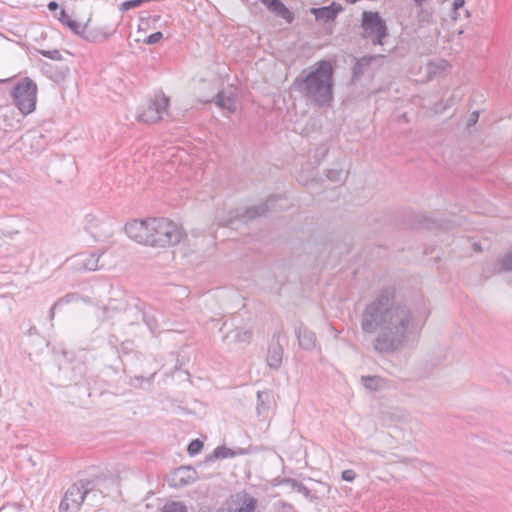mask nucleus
Wrapping results in <instances>:
<instances>
[{"label": "nucleus", "instance_id": "nucleus-1", "mask_svg": "<svg viewBox=\"0 0 512 512\" xmlns=\"http://www.w3.org/2000/svg\"><path fill=\"white\" fill-rule=\"evenodd\" d=\"M364 334H376L373 349L381 354H392L402 349L422 324L410 306L396 297L394 287L381 289L365 304L360 315Z\"/></svg>", "mask_w": 512, "mask_h": 512}, {"label": "nucleus", "instance_id": "nucleus-2", "mask_svg": "<svg viewBox=\"0 0 512 512\" xmlns=\"http://www.w3.org/2000/svg\"><path fill=\"white\" fill-rule=\"evenodd\" d=\"M292 88L304 99L320 108L330 107L334 100V68L330 61L320 60L304 69L292 82Z\"/></svg>", "mask_w": 512, "mask_h": 512}, {"label": "nucleus", "instance_id": "nucleus-3", "mask_svg": "<svg viewBox=\"0 0 512 512\" xmlns=\"http://www.w3.org/2000/svg\"><path fill=\"white\" fill-rule=\"evenodd\" d=\"M150 246L168 247L181 242L185 233L175 222L167 218H150Z\"/></svg>", "mask_w": 512, "mask_h": 512}, {"label": "nucleus", "instance_id": "nucleus-4", "mask_svg": "<svg viewBox=\"0 0 512 512\" xmlns=\"http://www.w3.org/2000/svg\"><path fill=\"white\" fill-rule=\"evenodd\" d=\"M37 85L29 77L21 79L12 89L11 97L14 105L23 115L35 110L37 101Z\"/></svg>", "mask_w": 512, "mask_h": 512}, {"label": "nucleus", "instance_id": "nucleus-5", "mask_svg": "<svg viewBox=\"0 0 512 512\" xmlns=\"http://www.w3.org/2000/svg\"><path fill=\"white\" fill-rule=\"evenodd\" d=\"M94 482L81 479L73 483L64 493L59 512H79L84 500L94 491Z\"/></svg>", "mask_w": 512, "mask_h": 512}, {"label": "nucleus", "instance_id": "nucleus-6", "mask_svg": "<svg viewBox=\"0 0 512 512\" xmlns=\"http://www.w3.org/2000/svg\"><path fill=\"white\" fill-rule=\"evenodd\" d=\"M362 27L364 38L370 40L373 45H383L382 40L387 36V26L377 12H363Z\"/></svg>", "mask_w": 512, "mask_h": 512}, {"label": "nucleus", "instance_id": "nucleus-7", "mask_svg": "<svg viewBox=\"0 0 512 512\" xmlns=\"http://www.w3.org/2000/svg\"><path fill=\"white\" fill-rule=\"evenodd\" d=\"M169 98L163 93L155 95L147 103V107L138 115V120L145 123H156L168 113Z\"/></svg>", "mask_w": 512, "mask_h": 512}, {"label": "nucleus", "instance_id": "nucleus-8", "mask_svg": "<svg viewBox=\"0 0 512 512\" xmlns=\"http://www.w3.org/2000/svg\"><path fill=\"white\" fill-rule=\"evenodd\" d=\"M59 21L67 25L75 34L81 35L84 39L91 42H102L109 38L110 33L92 31L87 26H82L75 20H72L64 9L60 11Z\"/></svg>", "mask_w": 512, "mask_h": 512}, {"label": "nucleus", "instance_id": "nucleus-9", "mask_svg": "<svg viewBox=\"0 0 512 512\" xmlns=\"http://www.w3.org/2000/svg\"><path fill=\"white\" fill-rule=\"evenodd\" d=\"M150 218L146 220H133L125 225V232L129 238L138 243L149 245Z\"/></svg>", "mask_w": 512, "mask_h": 512}, {"label": "nucleus", "instance_id": "nucleus-10", "mask_svg": "<svg viewBox=\"0 0 512 512\" xmlns=\"http://www.w3.org/2000/svg\"><path fill=\"white\" fill-rule=\"evenodd\" d=\"M196 470L191 467L181 466L169 476V484L172 487H182L193 483L196 479Z\"/></svg>", "mask_w": 512, "mask_h": 512}, {"label": "nucleus", "instance_id": "nucleus-11", "mask_svg": "<svg viewBox=\"0 0 512 512\" xmlns=\"http://www.w3.org/2000/svg\"><path fill=\"white\" fill-rule=\"evenodd\" d=\"M262 3L277 17L284 19L289 24L293 22L294 14L281 0H262Z\"/></svg>", "mask_w": 512, "mask_h": 512}, {"label": "nucleus", "instance_id": "nucleus-12", "mask_svg": "<svg viewBox=\"0 0 512 512\" xmlns=\"http://www.w3.org/2000/svg\"><path fill=\"white\" fill-rule=\"evenodd\" d=\"M130 308L131 307H127L125 302H119L118 304L115 305L110 302L107 306L99 308L97 317L101 321H107L115 318L121 312L125 314H133L134 312L129 311Z\"/></svg>", "mask_w": 512, "mask_h": 512}, {"label": "nucleus", "instance_id": "nucleus-13", "mask_svg": "<svg viewBox=\"0 0 512 512\" xmlns=\"http://www.w3.org/2000/svg\"><path fill=\"white\" fill-rule=\"evenodd\" d=\"M295 335L300 347L304 350H312L316 346V335L303 324L295 328Z\"/></svg>", "mask_w": 512, "mask_h": 512}, {"label": "nucleus", "instance_id": "nucleus-14", "mask_svg": "<svg viewBox=\"0 0 512 512\" xmlns=\"http://www.w3.org/2000/svg\"><path fill=\"white\" fill-rule=\"evenodd\" d=\"M235 507H232L234 512H254L257 507V499L252 495L241 492L236 495L234 500Z\"/></svg>", "mask_w": 512, "mask_h": 512}, {"label": "nucleus", "instance_id": "nucleus-15", "mask_svg": "<svg viewBox=\"0 0 512 512\" xmlns=\"http://www.w3.org/2000/svg\"><path fill=\"white\" fill-rule=\"evenodd\" d=\"M341 9L342 8L340 5L333 2L328 6L313 8L311 12L315 16L317 21L328 23L330 21H333L337 17Z\"/></svg>", "mask_w": 512, "mask_h": 512}, {"label": "nucleus", "instance_id": "nucleus-16", "mask_svg": "<svg viewBox=\"0 0 512 512\" xmlns=\"http://www.w3.org/2000/svg\"><path fill=\"white\" fill-rule=\"evenodd\" d=\"M276 200L277 198L272 196L269 197L265 203L247 208L243 214V217L247 219H255L258 216L264 215L267 211L274 207V202Z\"/></svg>", "mask_w": 512, "mask_h": 512}, {"label": "nucleus", "instance_id": "nucleus-17", "mask_svg": "<svg viewBox=\"0 0 512 512\" xmlns=\"http://www.w3.org/2000/svg\"><path fill=\"white\" fill-rule=\"evenodd\" d=\"M213 101L215 104L223 110H227L229 113H233L236 110V101L233 93H227L220 91L214 97Z\"/></svg>", "mask_w": 512, "mask_h": 512}, {"label": "nucleus", "instance_id": "nucleus-18", "mask_svg": "<svg viewBox=\"0 0 512 512\" xmlns=\"http://www.w3.org/2000/svg\"><path fill=\"white\" fill-rule=\"evenodd\" d=\"M283 348L279 342L272 343L268 349L267 364L272 369H279L282 364Z\"/></svg>", "mask_w": 512, "mask_h": 512}, {"label": "nucleus", "instance_id": "nucleus-19", "mask_svg": "<svg viewBox=\"0 0 512 512\" xmlns=\"http://www.w3.org/2000/svg\"><path fill=\"white\" fill-rule=\"evenodd\" d=\"M252 332L248 329L235 328L229 331L225 336L224 340L229 343L235 344H247L250 342Z\"/></svg>", "mask_w": 512, "mask_h": 512}, {"label": "nucleus", "instance_id": "nucleus-20", "mask_svg": "<svg viewBox=\"0 0 512 512\" xmlns=\"http://www.w3.org/2000/svg\"><path fill=\"white\" fill-rule=\"evenodd\" d=\"M88 367L85 362L76 360L71 366L70 381L75 385L82 384L86 380Z\"/></svg>", "mask_w": 512, "mask_h": 512}, {"label": "nucleus", "instance_id": "nucleus-21", "mask_svg": "<svg viewBox=\"0 0 512 512\" xmlns=\"http://www.w3.org/2000/svg\"><path fill=\"white\" fill-rule=\"evenodd\" d=\"M129 311L134 312L133 314L141 316V318L146 323V325L148 326L149 330L152 333H155L158 330L159 324H158V320L154 314H150L147 311H143L140 308H138V306L131 307L129 309Z\"/></svg>", "mask_w": 512, "mask_h": 512}, {"label": "nucleus", "instance_id": "nucleus-22", "mask_svg": "<svg viewBox=\"0 0 512 512\" xmlns=\"http://www.w3.org/2000/svg\"><path fill=\"white\" fill-rule=\"evenodd\" d=\"M374 59V56H363L357 59L352 68V80H358L365 73V68L368 67Z\"/></svg>", "mask_w": 512, "mask_h": 512}, {"label": "nucleus", "instance_id": "nucleus-23", "mask_svg": "<svg viewBox=\"0 0 512 512\" xmlns=\"http://www.w3.org/2000/svg\"><path fill=\"white\" fill-rule=\"evenodd\" d=\"M270 408V393L267 391L257 392V405L256 410L258 415H263L268 412Z\"/></svg>", "mask_w": 512, "mask_h": 512}, {"label": "nucleus", "instance_id": "nucleus-24", "mask_svg": "<svg viewBox=\"0 0 512 512\" xmlns=\"http://www.w3.org/2000/svg\"><path fill=\"white\" fill-rule=\"evenodd\" d=\"M101 254L97 253H91L88 255L82 262L83 268L89 271H96L100 268L99 261H100Z\"/></svg>", "mask_w": 512, "mask_h": 512}, {"label": "nucleus", "instance_id": "nucleus-25", "mask_svg": "<svg viewBox=\"0 0 512 512\" xmlns=\"http://www.w3.org/2000/svg\"><path fill=\"white\" fill-rule=\"evenodd\" d=\"M236 453L226 446H218L213 451V454L208 457V460L212 461L215 459H225V458H231L234 457Z\"/></svg>", "mask_w": 512, "mask_h": 512}, {"label": "nucleus", "instance_id": "nucleus-26", "mask_svg": "<svg viewBox=\"0 0 512 512\" xmlns=\"http://www.w3.org/2000/svg\"><path fill=\"white\" fill-rule=\"evenodd\" d=\"M326 176L330 181L339 183L347 178L348 172H344L342 168H331L327 170Z\"/></svg>", "mask_w": 512, "mask_h": 512}, {"label": "nucleus", "instance_id": "nucleus-27", "mask_svg": "<svg viewBox=\"0 0 512 512\" xmlns=\"http://www.w3.org/2000/svg\"><path fill=\"white\" fill-rule=\"evenodd\" d=\"M498 272L512 271V250L504 254L497 261Z\"/></svg>", "mask_w": 512, "mask_h": 512}, {"label": "nucleus", "instance_id": "nucleus-28", "mask_svg": "<svg viewBox=\"0 0 512 512\" xmlns=\"http://www.w3.org/2000/svg\"><path fill=\"white\" fill-rule=\"evenodd\" d=\"M465 0H454L452 4L451 18L458 20L459 10H463L464 18H469L470 13L464 9Z\"/></svg>", "mask_w": 512, "mask_h": 512}, {"label": "nucleus", "instance_id": "nucleus-29", "mask_svg": "<svg viewBox=\"0 0 512 512\" xmlns=\"http://www.w3.org/2000/svg\"><path fill=\"white\" fill-rule=\"evenodd\" d=\"M80 298H81V296L78 293H76V292L67 293L66 295H64L63 297L59 298L54 303V308H60L63 305H67V304H70V303H73V302H77V301L80 300Z\"/></svg>", "mask_w": 512, "mask_h": 512}, {"label": "nucleus", "instance_id": "nucleus-30", "mask_svg": "<svg viewBox=\"0 0 512 512\" xmlns=\"http://www.w3.org/2000/svg\"><path fill=\"white\" fill-rule=\"evenodd\" d=\"M161 512H187V507L180 501H169L162 507Z\"/></svg>", "mask_w": 512, "mask_h": 512}, {"label": "nucleus", "instance_id": "nucleus-31", "mask_svg": "<svg viewBox=\"0 0 512 512\" xmlns=\"http://www.w3.org/2000/svg\"><path fill=\"white\" fill-rule=\"evenodd\" d=\"M100 225V220L92 214H89L86 216V229L91 233L93 236H96L97 231H95L98 226Z\"/></svg>", "mask_w": 512, "mask_h": 512}, {"label": "nucleus", "instance_id": "nucleus-32", "mask_svg": "<svg viewBox=\"0 0 512 512\" xmlns=\"http://www.w3.org/2000/svg\"><path fill=\"white\" fill-rule=\"evenodd\" d=\"M202 449H203V442L200 441L199 439H194L189 443L187 451L190 456H195V455L199 454Z\"/></svg>", "mask_w": 512, "mask_h": 512}, {"label": "nucleus", "instance_id": "nucleus-33", "mask_svg": "<svg viewBox=\"0 0 512 512\" xmlns=\"http://www.w3.org/2000/svg\"><path fill=\"white\" fill-rule=\"evenodd\" d=\"M141 5V0H128V1H124L121 5H120V10L122 12H125V11H128V10H131V9H134V8H137Z\"/></svg>", "mask_w": 512, "mask_h": 512}, {"label": "nucleus", "instance_id": "nucleus-34", "mask_svg": "<svg viewBox=\"0 0 512 512\" xmlns=\"http://www.w3.org/2000/svg\"><path fill=\"white\" fill-rule=\"evenodd\" d=\"M275 505L277 512H297L292 504L284 501H279Z\"/></svg>", "mask_w": 512, "mask_h": 512}, {"label": "nucleus", "instance_id": "nucleus-35", "mask_svg": "<svg viewBox=\"0 0 512 512\" xmlns=\"http://www.w3.org/2000/svg\"><path fill=\"white\" fill-rule=\"evenodd\" d=\"M44 57L49 58L51 60H61L62 55L59 50H42L40 52Z\"/></svg>", "mask_w": 512, "mask_h": 512}, {"label": "nucleus", "instance_id": "nucleus-36", "mask_svg": "<svg viewBox=\"0 0 512 512\" xmlns=\"http://www.w3.org/2000/svg\"><path fill=\"white\" fill-rule=\"evenodd\" d=\"M362 382H363L364 386L368 389L376 390V388H377L376 387L377 377L363 376Z\"/></svg>", "mask_w": 512, "mask_h": 512}, {"label": "nucleus", "instance_id": "nucleus-37", "mask_svg": "<svg viewBox=\"0 0 512 512\" xmlns=\"http://www.w3.org/2000/svg\"><path fill=\"white\" fill-rule=\"evenodd\" d=\"M162 38H163V34H162V32L157 31V32H155V33L150 34V35L146 38L145 43L150 44V45H152V44H156V43H158Z\"/></svg>", "mask_w": 512, "mask_h": 512}, {"label": "nucleus", "instance_id": "nucleus-38", "mask_svg": "<svg viewBox=\"0 0 512 512\" xmlns=\"http://www.w3.org/2000/svg\"><path fill=\"white\" fill-rule=\"evenodd\" d=\"M356 477L354 470L347 469L342 472V479L348 482H352Z\"/></svg>", "mask_w": 512, "mask_h": 512}, {"label": "nucleus", "instance_id": "nucleus-39", "mask_svg": "<svg viewBox=\"0 0 512 512\" xmlns=\"http://www.w3.org/2000/svg\"><path fill=\"white\" fill-rule=\"evenodd\" d=\"M296 491L299 492L300 494H302L305 498H311L310 489L307 486H305L303 483H301V485L297 486Z\"/></svg>", "mask_w": 512, "mask_h": 512}, {"label": "nucleus", "instance_id": "nucleus-40", "mask_svg": "<svg viewBox=\"0 0 512 512\" xmlns=\"http://www.w3.org/2000/svg\"><path fill=\"white\" fill-rule=\"evenodd\" d=\"M478 117H479V113L477 111H474L468 119L467 126L471 127V126L475 125L478 121Z\"/></svg>", "mask_w": 512, "mask_h": 512}, {"label": "nucleus", "instance_id": "nucleus-41", "mask_svg": "<svg viewBox=\"0 0 512 512\" xmlns=\"http://www.w3.org/2000/svg\"><path fill=\"white\" fill-rule=\"evenodd\" d=\"M286 482L291 485L293 489H297L298 485H301V482L297 481L296 479H287Z\"/></svg>", "mask_w": 512, "mask_h": 512}, {"label": "nucleus", "instance_id": "nucleus-42", "mask_svg": "<svg viewBox=\"0 0 512 512\" xmlns=\"http://www.w3.org/2000/svg\"><path fill=\"white\" fill-rule=\"evenodd\" d=\"M58 8H59V5H58L57 2L51 1V2L48 3V9L50 11H56Z\"/></svg>", "mask_w": 512, "mask_h": 512}, {"label": "nucleus", "instance_id": "nucleus-43", "mask_svg": "<svg viewBox=\"0 0 512 512\" xmlns=\"http://www.w3.org/2000/svg\"><path fill=\"white\" fill-rule=\"evenodd\" d=\"M216 512H234L232 507H220Z\"/></svg>", "mask_w": 512, "mask_h": 512}, {"label": "nucleus", "instance_id": "nucleus-44", "mask_svg": "<svg viewBox=\"0 0 512 512\" xmlns=\"http://www.w3.org/2000/svg\"><path fill=\"white\" fill-rule=\"evenodd\" d=\"M56 309H57V308H54V304H53V305H52V307L50 308V312H49V318H50V320H53V319H54Z\"/></svg>", "mask_w": 512, "mask_h": 512}, {"label": "nucleus", "instance_id": "nucleus-45", "mask_svg": "<svg viewBox=\"0 0 512 512\" xmlns=\"http://www.w3.org/2000/svg\"><path fill=\"white\" fill-rule=\"evenodd\" d=\"M464 18L463 10H459L458 19Z\"/></svg>", "mask_w": 512, "mask_h": 512}, {"label": "nucleus", "instance_id": "nucleus-46", "mask_svg": "<svg viewBox=\"0 0 512 512\" xmlns=\"http://www.w3.org/2000/svg\"><path fill=\"white\" fill-rule=\"evenodd\" d=\"M9 80H10V79H2V80H0V83L7 82V81H9Z\"/></svg>", "mask_w": 512, "mask_h": 512}, {"label": "nucleus", "instance_id": "nucleus-47", "mask_svg": "<svg viewBox=\"0 0 512 512\" xmlns=\"http://www.w3.org/2000/svg\"><path fill=\"white\" fill-rule=\"evenodd\" d=\"M416 3L421 4L424 0H414Z\"/></svg>", "mask_w": 512, "mask_h": 512}]
</instances>
